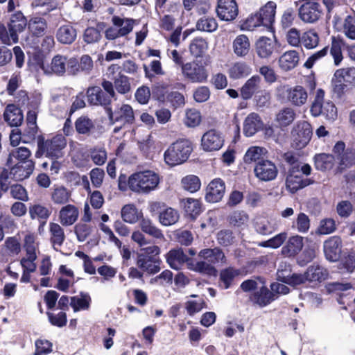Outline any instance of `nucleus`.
<instances>
[{"instance_id":"nucleus-1","label":"nucleus","mask_w":355,"mask_h":355,"mask_svg":"<svg viewBox=\"0 0 355 355\" xmlns=\"http://www.w3.org/2000/svg\"><path fill=\"white\" fill-rule=\"evenodd\" d=\"M198 257L200 260L191 264L190 268L195 272L204 275H215L217 270L214 265H225L227 263L225 253L218 247L202 249L198 252Z\"/></svg>"},{"instance_id":"nucleus-2","label":"nucleus","mask_w":355,"mask_h":355,"mask_svg":"<svg viewBox=\"0 0 355 355\" xmlns=\"http://www.w3.org/2000/svg\"><path fill=\"white\" fill-rule=\"evenodd\" d=\"M159 182L158 174L146 170L132 174L128 178V184L132 191L139 194H147L154 191Z\"/></svg>"},{"instance_id":"nucleus-3","label":"nucleus","mask_w":355,"mask_h":355,"mask_svg":"<svg viewBox=\"0 0 355 355\" xmlns=\"http://www.w3.org/2000/svg\"><path fill=\"white\" fill-rule=\"evenodd\" d=\"M192 150L191 144L189 141H177L165 151L164 160L170 166L181 164L188 159Z\"/></svg>"},{"instance_id":"nucleus-4","label":"nucleus","mask_w":355,"mask_h":355,"mask_svg":"<svg viewBox=\"0 0 355 355\" xmlns=\"http://www.w3.org/2000/svg\"><path fill=\"white\" fill-rule=\"evenodd\" d=\"M324 92L319 89L316 91L315 97L311 107L313 116L323 115L329 120H334L337 116V110L334 104L330 101L324 102Z\"/></svg>"},{"instance_id":"nucleus-5","label":"nucleus","mask_w":355,"mask_h":355,"mask_svg":"<svg viewBox=\"0 0 355 355\" xmlns=\"http://www.w3.org/2000/svg\"><path fill=\"white\" fill-rule=\"evenodd\" d=\"M182 73L187 80L193 83H205L208 78L205 67L197 61L182 64Z\"/></svg>"},{"instance_id":"nucleus-6","label":"nucleus","mask_w":355,"mask_h":355,"mask_svg":"<svg viewBox=\"0 0 355 355\" xmlns=\"http://www.w3.org/2000/svg\"><path fill=\"white\" fill-rule=\"evenodd\" d=\"M311 135V126L308 122H297L291 132L292 146L298 149L304 148L309 142Z\"/></svg>"},{"instance_id":"nucleus-7","label":"nucleus","mask_w":355,"mask_h":355,"mask_svg":"<svg viewBox=\"0 0 355 355\" xmlns=\"http://www.w3.org/2000/svg\"><path fill=\"white\" fill-rule=\"evenodd\" d=\"M111 123L120 122L122 125L132 124L135 121V113L132 107L125 103L119 105L113 111L111 107L106 108Z\"/></svg>"},{"instance_id":"nucleus-8","label":"nucleus","mask_w":355,"mask_h":355,"mask_svg":"<svg viewBox=\"0 0 355 355\" xmlns=\"http://www.w3.org/2000/svg\"><path fill=\"white\" fill-rule=\"evenodd\" d=\"M67 146L66 138L62 135H58L51 139L39 141V146L45 150L46 156L59 158L62 156V150Z\"/></svg>"},{"instance_id":"nucleus-9","label":"nucleus","mask_w":355,"mask_h":355,"mask_svg":"<svg viewBox=\"0 0 355 355\" xmlns=\"http://www.w3.org/2000/svg\"><path fill=\"white\" fill-rule=\"evenodd\" d=\"M298 12L299 17L302 21L313 24L320 18L322 9L319 3L307 1L300 6Z\"/></svg>"},{"instance_id":"nucleus-10","label":"nucleus","mask_w":355,"mask_h":355,"mask_svg":"<svg viewBox=\"0 0 355 355\" xmlns=\"http://www.w3.org/2000/svg\"><path fill=\"white\" fill-rule=\"evenodd\" d=\"M255 176L261 181L268 182L275 180L278 174V169L275 163L264 159L256 163L254 168Z\"/></svg>"},{"instance_id":"nucleus-11","label":"nucleus","mask_w":355,"mask_h":355,"mask_svg":"<svg viewBox=\"0 0 355 355\" xmlns=\"http://www.w3.org/2000/svg\"><path fill=\"white\" fill-rule=\"evenodd\" d=\"M343 242L340 237H329L323 243V251L327 260L332 262L338 261L341 257Z\"/></svg>"},{"instance_id":"nucleus-12","label":"nucleus","mask_w":355,"mask_h":355,"mask_svg":"<svg viewBox=\"0 0 355 355\" xmlns=\"http://www.w3.org/2000/svg\"><path fill=\"white\" fill-rule=\"evenodd\" d=\"M27 26V19L21 11H17L10 15L8 28L12 39V43L18 42V35L24 32Z\"/></svg>"},{"instance_id":"nucleus-13","label":"nucleus","mask_w":355,"mask_h":355,"mask_svg":"<svg viewBox=\"0 0 355 355\" xmlns=\"http://www.w3.org/2000/svg\"><path fill=\"white\" fill-rule=\"evenodd\" d=\"M28 214L31 220L39 222L38 230H43L49 217L51 215V209L41 203H33L28 207Z\"/></svg>"},{"instance_id":"nucleus-14","label":"nucleus","mask_w":355,"mask_h":355,"mask_svg":"<svg viewBox=\"0 0 355 355\" xmlns=\"http://www.w3.org/2000/svg\"><path fill=\"white\" fill-rule=\"evenodd\" d=\"M216 12L221 20L232 21L238 15L239 9L234 0H218Z\"/></svg>"},{"instance_id":"nucleus-15","label":"nucleus","mask_w":355,"mask_h":355,"mask_svg":"<svg viewBox=\"0 0 355 355\" xmlns=\"http://www.w3.org/2000/svg\"><path fill=\"white\" fill-rule=\"evenodd\" d=\"M225 193V182L220 178H215L207 187L205 199L209 202H218L223 198Z\"/></svg>"},{"instance_id":"nucleus-16","label":"nucleus","mask_w":355,"mask_h":355,"mask_svg":"<svg viewBox=\"0 0 355 355\" xmlns=\"http://www.w3.org/2000/svg\"><path fill=\"white\" fill-rule=\"evenodd\" d=\"M202 148L206 151L219 150L223 145V139L214 130L205 132L201 139Z\"/></svg>"},{"instance_id":"nucleus-17","label":"nucleus","mask_w":355,"mask_h":355,"mask_svg":"<svg viewBox=\"0 0 355 355\" xmlns=\"http://www.w3.org/2000/svg\"><path fill=\"white\" fill-rule=\"evenodd\" d=\"M78 217L79 210L78 207L71 204L63 206L58 214L60 223L65 227L73 225L78 220Z\"/></svg>"},{"instance_id":"nucleus-18","label":"nucleus","mask_w":355,"mask_h":355,"mask_svg":"<svg viewBox=\"0 0 355 355\" xmlns=\"http://www.w3.org/2000/svg\"><path fill=\"white\" fill-rule=\"evenodd\" d=\"M282 265L279 266L277 272V279L284 284H287L293 287L302 284L306 282L305 274L293 273L291 275L290 269L280 268Z\"/></svg>"},{"instance_id":"nucleus-19","label":"nucleus","mask_w":355,"mask_h":355,"mask_svg":"<svg viewBox=\"0 0 355 355\" xmlns=\"http://www.w3.org/2000/svg\"><path fill=\"white\" fill-rule=\"evenodd\" d=\"M234 54L241 58H244L250 53L251 44L249 37L244 34L237 35L232 43Z\"/></svg>"},{"instance_id":"nucleus-20","label":"nucleus","mask_w":355,"mask_h":355,"mask_svg":"<svg viewBox=\"0 0 355 355\" xmlns=\"http://www.w3.org/2000/svg\"><path fill=\"white\" fill-rule=\"evenodd\" d=\"M286 99L292 105L300 107L304 105L308 98L306 90L302 86L297 85L286 89Z\"/></svg>"},{"instance_id":"nucleus-21","label":"nucleus","mask_w":355,"mask_h":355,"mask_svg":"<svg viewBox=\"0 0 355 355\" xmlns=\"http://www.w3.org/2000/svg\"><path fill=\"white\" fill-rule=\"evenodd\" d=\"M88 102L94 105L107 106L112 99L99 87H92L87 91Z\"/></svg>"},{"instance_id":"nucleus-22","label":"nucleus","mask_w":355,"mask_h":355,"mask_svg":"<svg viewBox=\"0 0 355 355\" xmlns=\"http://www.w3.org/2000/svg\"><path fill=\"white\" fill-rule=\"evenodd\" d=\"M276 41L267 37H260L256 42V52L261 58H268L276 49Z\"/></svg>"},{"instance_id":"nucleus-23","label":"nucleus","mask_w":355,"mask_h":355,"mask_svg":"<svg viewBox=\"0 0 355 355\" xmlns=\"http://www.w3.org/2000/svg\"><path fill=\"white\" fill-rule=\"evenodd\" d=\"M3 118L9 125L15 127L21 125L24 121L22 111L14 104H9L6 106Z\"/></svg>"},{"instance_id":"nucleus-24","label":"nucleus","mask_w":355,"mask_h":355,"mask_svg":"<svg viewBox=\"0 0 355 355\" xmlns=\"http://www.w3.org/2000/svg\"><path fill=\"white\" fill-rule=\"evenodd\" d=\"M35 168V162L33 160L19 163L12 168L10 173L17 181H21L29 178Z\"/></svg>"},{"instance_id":"nucleus-25","label":"nucleus","mask_w":355,"mask_h":355,"mask_svg":"<svg viewBox=\"0 0 355 355\" xmlns=\"http://www.w3.org/2000/svg\"><path fill=\"white\" fill-rule=\"evenodd\" d=\"M42 69L46 74H55L62 76L67 69V57L62 55H55L51 60V65L46 67H42Z\"/></svg>"},{"instance_id":"nucleus-26","label":"nucleus","mask_w":355,"mask_h":355,"mask_svg":"<svg viewBox=\"0 0 355 355\" xmlns=\"http://www.w3.org/2000/svg\"><path fill=\"white\" fill-rule=\"evenodd\" d=\"M296 171H295V167H293L289 171L286 181V187L292 193L310 184L309 180H303L301 176L295 175Z\"/></svg>"},{"instance_id":"nucleus-27","label":"nucleus","mask_w":355,"mask_h":355,"mask_svg":"<svg viewBox=\"0 0 355 355\" xmlns=\"http://www.w3.org/2000/svg\"><path fill=\"white\" fill-rule=\"evenodd\" d=\"M123 220L129 224H135L144 218L143 213L133 204L124 205L121 210Z\"/></svg>"},{"instance_id":"nucleus-28","label":"nucleus","mask_w":355,"mask_h":355,"mask_svg":"<svg viewBox=\"0 0 355 355\" xmlns=\"http://www.w3.org/2000/svg\"><path fill=\"white\" fill-rule=\"evenodd\" d=\"M262 125L263 123L258 114L252 112L244 121L243 133L247 137H252L262 128Z\"/></svg>"},{"instance_id":"nucleus-29","label":"nucleus","mask_w":355,"mask_h":355,"mask_svg":"<svg viewBox=\"0 0 355 355\" xmlns=\"http://www.w3.org/2000/svg\"><path fill=\"white\" fill-rule=\"evenodd\" d=\"M254 303L265 306L275 300L274 294L266 286V282L256 291L252 297Z\"/></svg>"},{"instance_id":"nucleus-30","label":"nucleus","mask_w":355,"mask_h":355,"mask_svg":"<svg viewBox=\"0 0 355 355\" xmlns=\"http://www.w3.org/2000/svg\"><path fill=\"white\" fill-rule=\"evenodd\" d=\"M240 275V270L233 267H228L220 270L219 274V286L228 289L233 284L235 277Z\"/></svg>"},{"instance_id":"nucleus-31","label":"nucleus","mask_w":355,"mask_h":355,"mask_svg":"<svg viewBox=\"0 0 355 355\" xmlns=\"http://www.w3.org/2000/svg\"><path fill=\"white\" fill-rule=\"evenodd\" d=\"M76 35V30L69 24L61 26L56 33L58 41L64 44H72L75 41Z\"/></svg>"},{"instance_id":"nucleus-32","label":"nucleus","mask_w":355,"mask_h":355,"mask_svg":"<svg viewBox=\"0 0 355 355\" xmlns=\"http://www.w3.org/2000/svg\"><path fill=\"white\" fill-rule=\"evenodd\" d=\"M21 249V243L16 236L7 237L0 250L2 256L17 255Z\"/></svg>"},{"instance_id":"nucleus-33","label":"nucleus","mask_w":355,"mask_h":355,"mask_svg":"<svg viewBox=\"0 0 355 355\" xmlns=\"http://www.w3.org/2000/svg\"><path fill=\"white\" fill-rule=\"evenodd\" d=\"M62 225L57 223L51 222L49 224L50 241L53 247H60L64 243L66 236Z\"/></svg>"},{"instance_id":"nucleus-34","label":"nucleus","mask_w":355,"mask_h":355,"mask_svg":"<svg viewBox=\"0 0 355 355\" xmlns=\"http://www.w3.org/2000/svg\"><path fill=\"white\" fill-rule=\"evenodd\" d=\"M255 230L261 235H269L277 230V225L274 220L258 217L255 220Z\"/></svg>"},{"instance_id":"nucleus-35","label":"nucleus","mask_w":355,"mask_h":355,"mask_svg":"<svg viewBox=\"0 0 355 355\" xmlns=\"http://www.w3.org/2000/svg\"><path fill=\"white\" fill-rule=\"evenodd\" d=\"M260 76L256 75L249 78L241 89V95L243 99H250L259 89L261 83Z\"/></svg>"},{"instance_id":"nucleus-36","label":"nucleus","mask_w":355,"mask_h":355,"mask_svg":"<svg viewBox=\"0 0 355 355\" xmlns=\"http://www.w3.org/2000/svg\"><path fill=\"white\" fill-rule=\"evenodd\" d=\"M276 3L273 1L268 2L260 8L258 14L263 21V26H270L275 21Z\"/></svg>"},{"instance_id":"nucleus-37","label":"nucleus","mask_w":355,"mask_h":355,"mask_svg":"<svg viewBox=\"0 0 355 355\" xmlns=\"http://www.w3.org/2000/svg\"><path fill=\"white\" fill-rule=\"evenodd\" d=\"M299 61V55L296 51L285 52L279 59V64L284 71H289L296 67Z\"/></svg>"},{"instance_id":"nucleus-38","label":"nucleus","mask_w":355,"mask_h":355,"mask_svg":"<svg viewBox=\"0 0 355 355\" xmlns=\"http://www.w3.org/2000/svg\"><path fill=\"white\" fill-rule=\"evenodd\" d=\"M23 248L26 252V256L33 259L37 257L39 252V243L37 241V236L32 233L25 235L23 240Z\"/></svg>"},{"instance_id":"nucleus-39","label":"nucleus","mask_w":355,"mask_h":355,"mask_svg":"<svg viewBox=\"0 0 355 355\" xmlns=\"http://www.w3.org/2000/svg\"><path fill=\"white\" fill-rule=\"evenodd\" d=\"M296 117L295 111L290 107H284L276 114L275 121L281 128L290 125Z\"/></svg>"},{"instance_id":"nucleus-40","label":"nucleus","mask_w":355,"mask_h":355,"mask_svg":"<svg viewBox=\"0 0 355 355\" xmlns=\"http://www.w3.org/2000/svg\"><path fill=\"white\" fill-rule=\"evenodd\" d=\"M187 260V255L180 248L171 250L166 254L167 263L175 270H178Z\"/></svg>"},{"instance_id":"nucleus-41","label":"nucleus","mask_w":355,"mask_h":355,"mask_svg":"<svg viewBox=\"0 0 355 355\" xmlns=\"http://www.w3.org/2000/svg\"><path fill=\"white\" fill-rule=\"evenodd\" d=\"M137 266L150 274H155L159 271V262L152 259L151 257L139 255L137 261Z\"/></svg>"},{"instance_id":"nucleus-42","label":"nucleus","mask_w":355,"mask_h":355,"mask_svg":"<svg viewBox=\"0 0 355 355\" xmlns=\"http://www.w3.org/2000/svg\"><path fill=\"white\" fill-rule=\"evenodd\" d=\"M141 230L149 236L156 239L164 240V236L161 230L156 227L152 220L148 218H143L139 222Z\"/></svg>"},{"instance_id":"nucleus-43","label":"nucleus","mask_w":355,"mask_h":355,"mask_svg":"<svg viewBox=\"0 0 355 355\" xmlns=\"http://www.w3.org/2000/svg\"><path fill=\"white\" fill-rule=\"evenodd\" d=\"M112 22L119 29L121 36H125L133 29L134 25L137 23L136 20L130 18H121L119 16H114L112 18Z\"/></svg>"},{"instance_id":"nucleus-44","label":"nucleus","mask_w":355,"mask_h":355,"mask_svg":"<svg viewBox=\"0 0 355 355\" xmlns=\"http://www.w3.org/2000/svg\"><path fill=\"white\" fill-rule=\"evenodd\" d=\"M251 67L245 62H236L229 69V75L233 79L243 78L251 73Z\"/></svg>"},{"instance_id":"nucleus-45","label":"nucleus","mask_w":355,"mask_h":355,"mask_svg":"<svg viewBox=\"0 0 355 355\" xmlns=\"http://www.w3.org/2000/svg\"><path fill=\"white\" fill-rule=\"evenodd\" d=\"M180 216L177 210L168 207L159 211V222L164 226H170L176 223Z\"/></svg>"},{"instance_id":"nucleus-46","label":"nucleus","mask_w":355,"mask_h":355,"mask_svg":"<svg viewBox=\"0 0 355 355\" xmlns=\"http://www.w3.org/2000/svg\"><path fill=\"white\" fill-rule=\"evenodd\" d=\"M303 247V238L296 235L291 237L286 246L282 248V253L286 256H293L298 253Z\"/></svg>"},{"instance_id":"nucleus-47","label":"nucleus","mask_w":355,"mask_h":355,"mask_svg":"<svg viewBox=\"0 0 355 355\" xmlns=\"http://www.w3.org/2000/svg\"><path fill=\"white\" fill-rule=\"evenodd\" d=\"M267 153L265 148L260 146H251L246 151L243 161L245 164H251L252 162H258L263 160V157Z\"/></svg>"},{"instance_id":"nucleus-48","label":"nucleus","mask_w":355,"mask_h":355,"mask_svg":"<svg viewBox=\"0 0 355 355\" xmlns=\"http://www.w3.org/2000/svg\"><path fill=\"white\" fill-rule=\"evenodd\" d=\"M315 166L318 170L322 171L330 170L335 164V158L329 154H319L315 156Z\"/></svg>"},{"instance_id":"nucleus-49","label":"nucleus","mask_w":355,"mask_h":355,"mask_svg":"<svg viewBox=\"0 0 355 355\" xmlns=\"http://www.w3.org/2000/svg\"><path fill=\"white\" fill-rule=\"evenodd\" d=\"M184 209L191 218H196L201 212L200 201L194 198H187L182 200Z\"/></svg>"},{"instance_id":"nucleus-50","label":"nucleus","mask_w":355,"mask_h":355,"mask_svg":"<svg viewBox=\"0 0 355 355\" xmlns=\"http://www.w3.org/2000/svg\"><path fill=\"white\" fill-rule=\"evenodd\" d=\"M304 274L309 282H322L328 276L327 270L318 266H310Z\"/></svg>"},{"instance_id":"nucleus-51","label":"nucleus","mask_w":355,"mask_h":355,"mask_svg":"<svg viewBox=\"0 0 355 355\" xmlns=\"http://www.w3.org/2000/svg\"><path fill=\"white\" fill-rule=\"evenodd\" d=\"M71 192L64 187L55 188L51 194V199L55 205H64L69 201Z\"/></svg>"},{"instance_id":"nucleus-52","label":"nucleus","mask_w":355,"mask_h":355,"mask_svg":"<svg viewBox=\"0 0 355 355\" xmlns=\"http://www.w3.org/2000/svg\"><path fill=\"white\" fill-rule=\"evenodd\" d=\"M338 169L343 171L355 164V151L352 149H347L342 154L337 155Z\"/></svg>"},{"instance_id":"nucleus-53","label":"nucleus","mask_w":355,"mask_h":355,"mask_svg":"<svg viewBox=\"0 0 355 355\" xmlns=\"http://www.w3.org/2000/svg\"><path fill=\"white\" fill-rule=\"evenodd\" d=\"M32 6L38 14L45 15L57 8V3L52 0H34Z\"/></svg>"},{"instance_id":"nucleus-54","label":"nucleus","mask_w":355,"mask_h":355,"mask_svg":"<svg viewBox=\"0 0 355 355\" xmlns=\"http://www.w3.org/2000/svg\"><path fill=\"white\" fill-rule=\"evenodd\" d=\"M28 28L35 36L42 35L47 28V24L44 19L35 17L29 20Z\"/></svg>"},{"instance_id":"nucleus-55","label":"nucleus","mask_w":355,"mask_h":355,"mask_svg":"<svg viewBox=\"0 0 355 355\" xmlns=\"http://www.w3.org/2000/svg\"><path fill=\"white\" fill-rule=\"evenodd\" d=\"M114 88L121 94H126L131 90L130 79L128 76L119 73L117 76L113 78Z\"/></svg>"},{"instance_id":"nucleus-56","label":"nucleus","mask_w":355,"mask_h":355,"mask_svg":"<svg viewBox=\"0 0 355 355\" xmlns=\"http://www.w3.org/2000/svg\"><path fill=\"white\" fill-rule=\"evenodd\" d=\"M182 188L190 193H194L200 188L201 183L199 178L194 175H188L181 180Z\"/></svg>"},{"instance_id":"nucleus-57","label":"nucleus","mask_w":355,"mask_h":355,"mask_svg":"<svg viewBox=\"0 0 355 355\" xmlns=\"http://www.w3.org/2000/svg\"><path fill=\"white\" fill-rule=\"evenodd\" d=\"M319 43V36L318 33L313 29H310L302 35L301 45L307 49H313L315 48Z\"/></svg>"},{"instance_id":"nucleus-58","label":"nucleus","mask_w":355,"mask_h":355,"mask_svg":"<svg viewBox=\"0 0 355 355\" xmlns=\"http://www.w3.org/2000/svg\"><path fill=\"white\" fill-rule=\"evenodd\" d=\"M208 49L207 42L202 38H195L189 46V51L193 56L198 58L201 57Z\"/></svg>"},{"instance_id":"nucleus-59","label":"nucleus","mask_w":355,"mask_h":355,"mask_svg":"<svg viewBox=\"0 0 355 355\" xmlns=\"http://www.w3.org/2000/svg\"><path fill=\"white\" fill-rule=\"evenodd\" d=\"M91 298L87 293H81L80 296L71 297L70 305L75 312L80 309L87 310L89 307Z\"/></svg>"},{"instance_id":"nucleus-60","label":"nucleus","mask_w":355,"mask_h":355,"mask_svg":"<svg viewBox=\"0 0 355 355\" xmlns=\"http://www.w3.org/2000/svg\"><path fill=\"white\" fill-rule=\"evenodd\" d=\"M340 31L348 39L355 40V17L347 16L343 22Z\"/></svg>"},{"instance_id":"nucleus-61","label":"nucleus","mask_w":355,"mask_h":355,"mask_svg":"<svg viewBox=\"0 0 355 355\" xmlns=\"http://www.w3.org/2000/svg\"><path fill=\"white\" fill-rule=\"evenodd\" d=\"M334 77L355 86V67L338 69L334 73Z\"/></svg>"},{"instance_id":"nucleus-62","label":"nucleus","mask_w":355,"mask_h":355,"mask_svg":"<svg viewBox=\"0 0 355 355\" xmlns=\"http://www.w3.org/2000/svg\"><path fill=\"white\" fill-rule=\"evenodd\" d=\"M218 28V23L213 17H203L199 19L196 23V28L206 32H214Z\"/></svg>"},{"instance_id":"nucleus-63","label":"nucleus","mask_w":355,"mask_h":355,"mask_svg":"<svg viewBox=\"0 0 355 355\" xmlns=\"http://www.w3.org/2000/svg\"><path fill=\"white\" fill-rule=\"evenodd\" d=\"M265 282L264 279L261 277H254L252 279L243 282L240 286L241 289L245 293L258 290Z\"/></svg>"},{"instance_id":"nucleus-64","label":"nucleus","mask_w":355,"mask_h":355,"mask_svg":"<svg viewBox=\"0 0 355 355\" xmlns=\"http://www.w3.org/2000/svg\"><path fill=\"white\" fill-rule=\"evenodd\" d=\"M75 233L79 241H85L92 232V227L85 222H80L75 226Z\"/></svg>"}]
</instances>
